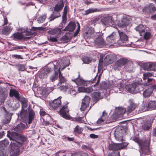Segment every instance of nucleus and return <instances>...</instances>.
I'll list each match as a JSON object with an SVG mask.
<instances>
[{
	"mask_svg": "<svg viewBox=\"0 0 156 156\" xmlns=\"http://www.w3.org/2000/svg\"><path fill=\"white\" fill-rule=\"evenodd\" d=\"M7 136L11 141L9 146L11 153L10 156H18L20 153L19 147L26 141V138L14 132L10 133Z\"/></svg>",
	"mask_w": 156,
	"mask_h": 156,
	"instance_id": "nucleus-1",
	"label": "nucleus"
},
{
	"mask_svg": "<svg viewBox=\"0 0 156 156\" xmlns=\"http://www.w3.org/2000/svg\"><path fill=\"white\" fill-rule=\"evenodd\" d=\"M22 104V110L20 114V116L23 122L28 121V124H30L34 119L35 113L33 110H29L28 116L27 113V111L25 110V108H26L27 107V102L23 103Z\"/></svg>",
	"mask_w": 156,
	"mask_h": 156,
	"instance_id": "nucleus-2",
	"label": "nucleus"
},
{
	"mask_svg": "<svg viewBox=\"0 0 156 156\" xmlns=\"http://www.w3.org/2000/svg\"><path fill=\"white\" fill-rule=\"evenodd\" d=\"M117 16L116 15H114L112 16L102 17H101L100 20L102 23L106 26H111L113 23L117 20Z\"/></svg>",
	"mask_w": 156,
	"mask_h": 156,
	"instance_id": "nucleus-3",
	"label": "nucleus"
},
{
	"mask_svg": "<svg viewBox=\"0 0 156 156\" xmlns=\"http://www.w3.org/2000/svg\"><path fill=\"white\" fill-rule=\"evenodd\" d=\"M140 86V85H137L136 83H133L126 85L125 88L129 93L135 94L139 91Z\"/></svg>",
	"mask_w": 156,
	"mask_h": 156,
	"instance_id": "nucleus-4",
	"label": "nucleus"
},
{
	"mask_svg": "<svg viewBox=\"0 0 156 156\" xmlns=\"http://www.w3.org/2000/svg\"><path fill=\"white\" fill-rule=\"evenodd\" d=\"M125 133V131L123 127L119 126L116 129L115 135L117 140L119 141H123L124 140L123 137Z\"/></svg>",
	"mask_w": 156,
	"mask_h": 156,
	"instance_id": "nucleus-5",
	"label": "nucleus"
},
{
	"mask_svg": "<svg viewBox=\"0 0 156 156\" xmlns=\"http://www.w3.org/2000/svg\"><path fill=\"white\" fill-rule=\"evenodd\" d=\"M61 97H59L58 98L50 101L49 103L50 107L54 110L60 109L61 105Z\"/></svg>",
	"mask_w": 156,
	"mask_h": 156,
	"instance_id": "nucleus-6",
	"label": "nucleus"
},
{
	"mask_svg": "<svg viewBox=\"0 0 156 156\" xmlns=\"http://www.w3.org/2000/svg\"><path fill=\"white\" fill-rule=\"evenodd\" d=\"M156 11L155 6L152 3H150L145 6L142 10L143 13L146 14L154 13Z\"/></svg>",
	"mask_w": 156,
	"mask_h": 156,
	"instance_id": "nucleus-7",
	"label": "nucleus"
},
{
	"mask_svg": "<svg viewBox=\"0 0 156 156\" xmlns=\"http://www.w3.org/2000/svg\"><path fill=\"white\" fill-rule=\"evenodd\" d=\"M59 73V82L58 84V86L61 87L63 89H66L69 88L68 85L66 83V80L64 77L62 76L60 70L58 71Z\"/></svg>",
	"mask_w": 156,
	"mask_h": 156,
	"instance_id": "nucleus-8",
	"label": "nucleus"
},
{
	"mask_svg": "<svg viewBox=\"0 0 156 156\" xmlns=\"http://www.w3.org/2000/svg\"><path fill=\"white\" fill-rule=\"evenodd\" d=\"M132 22L131 19L129 17H126L122 18L119 21L118 26L120 27H124L127 26Z\"/></svg>",
	"mask_w": 156,
	"mask_h": 156,
	"instance_id": "nucleus-9",
	"label": "nucleus"
},
{
	"mask_svg": "<svg viewBox=\"0 0 156 156\" xmlns=\"http://www.w3.org/2000/svg\"><path fill=\"white\" fill-rule=\"evenodd\" d=\"M52 71L51 68L45 67L41 69L39 73V76L41 79L46 78L48 76V74Z\"/></svg>",
	"mask_w": 156,
	"mask_h": 156,
	"instance_id": "nucleus-10",
	"label": "nucleus"
},
{
	"mask_svg": "<svg viewBox=\"0 0 156 156\" xmlns=\"http://www.w3.org/2000/svg\"><path fill=\"white\" fill-rule=\"evenodd\" d=\"M70 64V60L69 59L66 57L63 58L60 63L59 66L57 65L58 67V71L59 70H60V69H61V70H63L65 68L68 66Z\"/></svg>",
	"mask_w": 156,
	"mask_h": 156,
	"instance_id": "nucleus-11",
	"label": "nucleus"
},
{
	"mask_svg": "<svg viewBox=\"0 0 156 156\" xmlns=\"http://www.w3.org/2000/svg\"><path fill=\"white\" fill-rule=\"evenodd\" d=\"M116 56L114 55H107L105 58L104 63L106 65L108 64H111L113 62V61L116 59Z\"/></svg>",
	"mask_w": 156,
	"mask_h": 156,
	"instance_id": "nucleus-12",
	"label": "nucleus"
},
{
	"mask_svg": "<svg viewBox=\"0 0 156 156\" xmlns=\"http://www.w3.org/2000/svg\"><path fill=\"white\" fill-rule=\"evenodd\" d=\"M66 105L63 106L61 109H60V113L62 116L66 119L69 118V112Z\"/></svg>",
	"mask_w": 156,
	"mask_h": 156,
	"instance_id": "nucleus-13",
	"label": "nucleus"
},
{
	"mask_svg": "<svg viewBox=\"0 0 156 156\" xmlns=\"http://www.w3.org/2000/svg\"><path fill=\"white\" fill-rule=\"evenodd\" d=\"M54 67L55 72L53 74H52L49 77L50 81L51 82H54L57 80L58 78V67L56 65H53Z\"/></svg>",
	"mask_w": 156,
	"mask_h": 156,
	"instance_id": "nucleus-14",
	"label": "nucleus"
},
{
	"mask_svg": "<svg viewBox=\"0 0 156 156\" xmlns=\"http://www.w3.org/2000/svg\"><path fill=\"white\" fill-rule=\"evenodd\" d=\"M94 43L100 47H103L106 45L105 41L102 37V35H100L96 38Z\"/></svg>",
	"mask_w": 156,
	"mask_h": 156,
	"instance_id": "nucleus-15",
	"label": "nucleus"
},
{
	"mask_svg": "<svg viewBox=\"0 0 156 156\" xmlns=\"http://www.w3.org/2000/svg\"><path fill=\"white\" fill-rule=\"evenodd\" d=\"M127 59L125 58H122L118 60L115 63L114 69L115 70L118 67L124 66L127 62Z\"/></svg>",
	"mask_w": 156,
	"mask_h": 156,
	"instance_id": "nucleus-16",
	"label": "nucleus"
},
{
	"mask_svg": "<svg viewBox=\"0 0 156 156\" xmlns=\"http://www.w3.org/2000/svg\"><path fill=\"white\" fill-rule=\"evenodd\" d=\"M129 105L128 106L127 109V112L128 113L131 112L138 107V105L135 103L132 100L129 101Z\"/></svg>",
	"mask_w": 156,
	"mask_h": 156,
	"instance_id": "nucleus-17",
	"label": "nucleus"
},
{
	"mask_svg": "<svg viewBox=\"0 0 156 156\" xmlns=\"http://www.w3.org/2000/svg\"><path fill=\"white\" fill-rule=\"evenodd\" d=\"M108 118V114L105 111H104L102 113V116L97 121V123L99 125H101L105 121V123H106V121L109 120Z\"/></svg>",
	"mask_w": 156,
	"mask_h": 156,
	"instance_id": "nucleus-18",
	"label": "nucleus"
},
{
	"mask_svg": "<svg viewBox=\"0 0 156 156\" xmlns=\"http://www.w3.org/2000/svg\"><path fill=\"white\" fill-rule=\"evenodd\" d=\"M143 68L144 70H154L156 69V64L154 63H147L145 64Z\"/></svg>",
	"mask_w": 156,
	"mask_h": 156,
	"instance_id": "nucleus-19",
	"label": "nucleus"
},
{
	"mask_svg": "<svg viewBox=\"0 0 156 156\" xmlns=\"http://www.w3.org/2000/svg\"><path fill=\"white\" fill-rule=\"evenodd\" d=\"M3 111L5 112V118L3 119V122L5 124H8L10 122L11 118V115L9 113L6 109L4 107H3Z\"/></svg>",
	"mask_w": 156,
	"mask_h": 156,
	"instance_id": "nucleus-20",
	"label": "nucleus"
},
{
	"mask_svg": "<svg viewBox=\"0 0 156 156\" xmlns=\"http://www.w3.org/2000/svg\"><path fill=\"white\" fill-rule=\"evenodd\" d=\"M94 88L93 86L87 88L84 87L79 88L78 89L80 92H84L89 93L93 91H95V90H97L96 88Z\"/></svg>",
	"mask_w": 156,
	"mask_h": 156,
	"instance_id": "nucleus-21",
	"label": "nucleus"
},
{
	"mask_svg": "<svg viewBox=\"0 0 156 156\" xmlns=\"http://www.w3.org/2000/svg\"><path fill=\"white\" fill-rule=\"evenodd\" d=\"M121 147V145H118V144H115L111 143L109 144L108 146V149L110 150L113 151H117L120 150V148Z\"/></svg>",
	"mask_w": 156,
	"mask_h": 156,
	"instance_id": "nucleus-22",
	"label": "nucleus"
},
{
	"mask_svg": "<svg viewBox=\"0 0 156 156\" xmlns=\"http://www.w3.org/2000/svg\"><path fill=\"white\" fill-rule=\"evenodd\" d=\"M126 112L127 109L121 107L117 108L115 110V113L119 117H121Z\"/></svg>",
	"mask_w": 156,
	"mask_h": 156,
	"instance_id": "nucleus-23",
	"label": "nucleus"
},
{
	"mask_svg": "<svg viewBox=\"0 0 156 156\" xmlns=\"http://www.w3.org/2000/svg\"><path fill=\"white\" fill-rule=\"evenodd\" d=\"M118 31L120 37V41L123 43H126L128 41V37L123 32L120 30Z\"/></svg>",
	"mask_w": 156,
	"mask_h": 156,
	"instance_id": "nucleus-24",
	"label": "nucleus"
},
{
	"mask_svg": "<svg viewBox=\"0 0 156 156\" xmlns=\"http://www.w3.org/2000/svg\"><path fill=\"white\" fill-rule=\"evenodd\" d=\"M76 25L74 22H70L65 30L69 31H73L75 28Z\"/></svg>",
	"mask_w": 156,
	"mask_h": 156,
	"instance_id": "nucleus-25",
	"label": "nucleus"
},
{
	"mask_svg": "<svg viewBox=\"0 0 156 156\" xmlns=\"http://www.w3.org/2000/svg\"><path fill=\"white\" fill-rule=\"evenodd\" d=\"M153 91V88L150 87L147 89L143 93V95L144 97H149Z\"/></svg>",
	"mask_w": 156,
	"mask_h": 156,
	"instance_id": "nucleus-26",
	"label": "nucleus"
},
{
	"mask_svg": "<svg viewBox=\"0 0 156 156\" xmlns=\"http://www.w3.org/2000/svg\"><path fill=\"white\" fill-rule=\"evenodd\" d=\"M92 97L94 100L96 102L102 98V97L101 96V94L99 92L93 93Z\"/></svg>",
	"mask_w": 156,
	"mask_h": 156,
	"instance_id": "nucleus-27",
	"label": "nucleus"
},
{
	"mask_svg": "<svg viewBox=\"0 0 156 156\" xmlns=\"http://www.w3.org/2000/svg\"><path fill=\"white\" fill-rule=\"evenodd\" d=\"M9 95L11 97L14 96L17 99H18L20 96L18 92L16 90L12 89L10 90Z\"/></svg>",
	"mask_w": 156,
	"mask_h": 156,
	"instance_id": "nucleus-28",
	"label": "nucleus"
},
{
	"mask_svg": "<svg viewBox=\"0 0 156 156\" xmlns=\"http://www.w3.org/2000/svg\"><path fill=\"white\" fill-rule=\"evenodd\" d=\"M135 29L136 31L139 32L141 36H143V33H144V32H145L144 27L141 24L139 26L136 27Z\"/></svg>",
	"mask_w": 156,
	"mask_h": 156,
	"instance_id": "nucleus-29",
	"label": "nucleus"
},
{
	"mask_svg": "<svg viewBox=\"0 0 156 156\" xmlns=\"http://www.w3.org/2000/svg\"><path fill=\"white\" fill-rule=\"evenodd\" d=\"M64 5V4L62 2H61L60 3H58L55 6L54 11L56 12H59L61 11Z\"/></svg>",
	"mask_w": 156,
	"mask_h": 156,
	"instance_id": "nucleus-30",
	"label": "nucleus"
},
{
	"mask_svg": "<svg viewBox=\"0 0 156 156\" xmlns=\"http://www.w3.org/2000/svg\"><path fill=\"white\" fill-rule=\"evenodd\" d=\"M61 32V30L60 29L56 28L55 29L51 30L48 31V33L52 35L59 34Z\"/></svg>",
	"mask_w": 156,
	"mask_h": 156,
	"instance_id": "nucleus-31",
	"label": "nucleus"
},
{
	"mask_svg": "<svg viewBox=\"0 0 156 156\" xmlns=\"http://www.w3.org/2000/svg\"><path fill=\"white\" fill-rule=\"evenodd\" d=\"M148 107L149 110H153L156 109V101H151L148 104Z\"/></svg>",
	"mask_w": 156,
	"mask_h": 156,
	"instance_id": "nucleus-32",
	"label": "nucleus"
},
{
	"mask_svg": "<svg viewBox=\"0 0 156 156\" xmlns=\"http://www.w3.org/2000/svg\"><path fill=\"white\" fill-rule=\"evenodd\" d=\"M12 38L15 40H23V38L22 36L21 33H17L13 34L11 36Z\"/></svg>",
	"mask_w": 156,
	"mask_h": 156,
	"instance_id": "nucleus-33",
	"label": "nucleus"
},
{
	"mask_svg": "<svg viewBox=\"0 0 156 156\" xmlns=\"http://www.w3.org/2000/svg\"><path fill=\"white\" fill-rule=\"evenodd\" d=\"M25 125L22 123H20L14 128V130L18 132H20L24 129Z\"/></svg>",
	"mask_w": 156,
	"mask_h": 156,
	"instance_id": "nucleus-34",
	"label": "nucleus"
},
{
	"mask_svg": "<svg viewBox=\"0 0 156 156\" xmlns=\"http://www.w3.org/2000/svg\"><path fill=\"white\" fill-rule=\"evenodd\" d=\"M12 30L11 28L9 27L6 26L3 29L2 32L3 34L5 35H8L10 32Z\"/></svg>",
	"mask_w": 156,
	"mask_h": 156,
	"instance_id": "nucleus-35",
	"label": "nucleus"
},
{
	"mask_svg": "<svg viewBox=\"0 0 156 156\" xmlns=\"http://www.w3.org/2000/svg\"><path fill=\"white\" fill-rule=\"evenodd\" d=\"M118 117V116L115 113L109 118V120L106 121V123H109L115 121Z\"/></svg>",
	"mask_w": 156,
	"mask_h": 156,
	"instance_id": "nucleus-36",
	"label": "nucleus"
},
{
	"mask_svg": "<svg viewBox=\"0 0 156 156\" xmlns=\"http://www.w3.org/2000/svg\"><path fill=\"white\" fill-rule=\"evenodd\" d=\"M151 123L150 122H146L142 125V129L145 130H148L150 128Z\"/></svg>",
	"mask_w": 156,
	"mask_h": 156,
	"instance_id": "nucleus-37",
	"label": "nucleus"
},
{
	"mask_svg": "<svg viewBox=\"0 0 156 156\" xmlns=\"http://www.w3.org/2000/svg\"><path fill=\"white\" fill-rule=\"evenodd\" d=\"M23 39L24 40L27 39H29L30 37H27L26 36L30 35V33L27 30H24L21 33Z\"/></svg>",
	"mask_w": 156,
	"mask_h": 156,
	"instance_id": "nucleus-38",
	"label": "nucleus"
},
{
	"mask_svg": "<svg viewBox=\"0 0 156 156\" xmlns=\"http://www.w3.org/2000/svg\"><path fill=\"white\" fill-rule=\"evenodd\" d=\"M83 128L78 125H77L74 129V131L75 133L80 134L82 133Z\"/></svg>",
	"mask_w": 156,
	"mask_h": 156,
	"instance_id": "nucleus-39",
	"label": "nucleus"
},
{
	"mask_svg": "<svg viewBox=\"0 0 156 156\" xmlns=\"http://www.w3.org/2000/svg\"><path fill=\"white\" fill-rule=\"evenodd\" d=\"M99 11L97 9H90L85 11L83 15H87L90 13L97 12Z\"/></svg>",
	"mask_w": 156,
	"mask_h": 156,
	"instance_id": "nucleus-40",
	"label": "nucleus"
},
{
	"mask_svg": "<svg viewBox=\"0 0 156 156\" xmlns=\"http://www.w3.org/2000/svg\"><path fill=\"white\" fill-rule=\"evenodd\" d=\"M115 38L113 34L107 37L106 40L109 43H113L115 41Z\"/></svg>",
	"mask_w": 156,
	"mask_h": 156,
	"instance_id": "nucleus-41",
	"label": "nucleus"
},
{
	"mask_svg": "<svg viewBox=\"0 0 156 156\" xmlns=\"http://www.w3.org/2000/svg\"><path fill=\"white\" fill-rule=\"evenodd\" d=\"M46 18V16L45 15H43L37 19V21L39 23H41L44 22L45 19Z\"/></svg>",
	"mask_w": 156,
	"mask_h": 156,
	"instance_id": "nucleus-42",
	"label": "nucleus"
},
{
	"mask_svg": "<svg viewBox=\"0 0 156 156\" xmlns=\"http://www.w3.org/2000/svg\"><path fill=\"white\" fill-rule=\"evenodd\" d=\"M17 99L21 102L22 104L28 102L27 99L22 96H20Z\"/></svg>",
	"mask_w": 156,
	"mask_h": 156,
	"instance_id": "nucleus-43",
	"label": "nucleus"
},
{
	"mask_svg": "<svg viewBox=\"0 0 156 156\" xmlns=\"http://www.w3.org/2000/svg\"><path fill=\"white\" fill-rule=\"evenodd\" d=\"M90 101V98L88 96H85L82 102H83L86 104L89 105Z\"/></svg>",
	"mask_w": 156,
	"mask_h": 156,
	"instance_id": "nucleus-44",
	"label": "nucleus"
},
{
	"mask_svg": "<svg viewBox=\"0 0 156 156\" xmlns=\"http://www.w3.org/2000/svg\"><path fill=\"white\" fill-rule=\"evenodd\" d=\"M89 106V105L86 104L84 102H82L80 109L82 111H84L86 110V108Z\"/></svg>",
	"mask_w": 156,
	"mask_h": 156,
	"instance_id": "nucleus-45",
	"label": "nucleus"
},
{
	"mask_svg": "<svg viewBox=\"0 0 156 156\" xmlns=\"http://www.w3.org/2000/svg\"><path fill=\"white\" fill-rule=\"evenodd\" d=\"M89 30H88L87 32L86 33V34H91V37H93L92 34H93L94 33V28L91 27L89 28Z\"/></svg>",
	"mask_w": 156,
	"mask_h": 156,
	"instance_id": "nucleus-46",
	"label": "nucleus"
},
{
	"mask_svg": "<svg viewBox=\"0 0 156 156\" xmlns=\"http://www.w3.org/2000/svg\"><path fill=\"white\" fill-rule=\"evenodd\" d=\"M143 35H144V38L145 39L148 40L150 38V37L151 34L149 32H146L145 33H144V34L143 33Z\"/></svg>",
	"mask_w": 156,
	"mask_h": 156,
	"instance_id": "nucleus-47",
	"label": "nucleus"
},
{
	"mask_svg": "<svg viewBox=\"0 0 156 156\" xmlns=\"http://www.w3.org/2000/svg\"><path fill=\"white\" fill-rule=\"evenodd\" d=\"M152 74L151 73L147 72L146 73H144L143 74V79L145 80L147 79L149 77L151 76H152Z\"/></svg>",
	"mask_w": 156,
	"mask_h": 156,
	"instance_id": "nucleus-48",
	"label": "nucleus"
},
{
	"mask_svg": "<svg viewBox=\"0 0 156 156\" xmlns=\"http://www.w3.org/2000/svg\"><path fill=\"white\" fill-rule=\"evenodd\" d=\"M82 60L84 63H87L90 62L91 60L90 58L88 57H85L82 58Z\"/></svg>",
	"mask_w": 156,
	"mask_h": 156,
	"instance_id": "nucleus-49",
	"label": "nucleus"
},
{
	"mask_svg": "<svg viewBox=\"0 0 156 156\" xmlns=\"http://www.w3.org/2000/svg\"><path fill=\"white\" fill-rule=\"evenodd\" d=\"M68 40V37L66 36H63L60 39L61 41H62V43H63L67 42Z\"/></svg>",
	"mask_w": 156,
	"mask_h": 156,
	"instance_id": "nucleus-50",
	"label": "nucleus"
},
{
	"mask_svg": "<svg viewBox=\"0 0 156 156\" xmlns=\"http://www.w3.org/2000/svg\"><path fill=\"white\" fill-rule=\"evenodd\" d=\"M60 16V15L57 16H54L53 14H51L49 18V21H51L52 20H53L56 18H58Z\"/></svg>",
	"mask_w": 156,
	"mask_h": 156,
	"instance_id": "nucleus-51",
	"label": "nucleus"
},
{
	"mask_svg": "<svg viewBox=\"0 0 156 156\" xmlns=\"http://www.w3.org/2000/svg\"><path fill=\"white\" fill-rule=\"evenodd\" d=\"M118 145H121V147L120 148V150L122 149H123L124 148L126 147L128 145V143L126 142H124L122 144H118Z\"/></svg>",
	"mask_w": 156,
	"mask_h": 156,
	"instance_id": "nucleus-52",
	"label": "nucleus"
},
{
	"mask_svg": "<svg viewBox=\"0 0 156 156\" xmlns=\"http://www.w3.org/2000/svg\"><path fill=\"white\" fill-rule=\"evenodd\" d=\"M118 145H121V147L120 148V150L122 149H123L124 148L126 147L128 145V143L126 142H124L122 144H118Z\"/></svg>",
	"mask_w": 156,
	"mask_h": 156,
	"instance_id": "nucleus-53",
	"label": "nucleus"
},
{
	"mask_svg": "<svg viewBox=\"0 0 156 156\" xmlns=\"http://www.w3.org/2000/svg\"><path fill=\"white\" fill-rule=\"evenodd\" d=\"M1 143L3 144L5 146L7 145L9 143V141L6 139H5L4 140L1 141Z\"/></svg>",
	"mask_w": 156,
	"mask_h": 156,
	"instance_id": "nucleus-54",
	"label": "nucleus"
},
{
	"mask_svg": "<svg viewBox=\"0 0 156 156\" xmlns=\"http://www.w3.org/2000/svg\"><path fill=\"white\" fill-rule=\"evenodd\" d=\"M82 148L83 150H90L91 149L90 147L89 146H87L86 145H83L82 147Z\"/></svg>",
	"mask_w": 156,
	"mask_h": 156,
	"instance_id": "nucleus-55",
	"label": "nucleus"
},
{
	"mask_svg": "<svg viewBox=\"0 0 156 156\" xmlns=\"http://www.w3.org/2000/svg\"><path fill=\"white\" fill-rule=\"evenodd\" d=\"M67 13H63L62 15V21L63 23H65L66 20Z\"/></svg>",
	"mask_w": 156,
	"mask_h": 156,
	"instance_id": "nucleus-56",
	"label": "nucleus"
},
{
	"mask_svg": "<svg viewBox=\"0 0 156 156\" xmlns=\"http://www.w3.org/2000/svg\"><path fill=\"white\" fill-rule=\"evenodd\" d=\"M23 47L16 45L13 47V50L22 49H23Z\"/></svg>",
	"mask_w": 156,
	"mask_h": 156,
	"instance_id": "nucleus-57",
	"label": "nucleus"
},
{
	"mask_svg": "<svg viewBox=\"0 0 156 156\" xmlns=\"http://www.w3.org/2000/svg\"><path fill=\"white\" fill-rule=\"evenodd\" d=\"M48 40L51 41L52 42H56L57 41V39L53 37H50L49 38H48Z\"/></svg>",
	"mask_w": 156,
	"mask_h": 156,
	"instance_id": "nucleus-58",
	"label": "nucleus"
},
{
	"mask_svg": "<svg viewBox=\"0 0 156 156\" xmlns=\"http://www.w3.org/2000/svg\"><path fill=\"white\" fill-rule=\"evenodd\" d=\"M82 117H76L75 119V120L76 121L79 123H82L83 122L82 120Z\"/></svg>",
	"mask_w": 156,
	"mask_h": 156,
	"instance_id": "nucleus-59",
	"label": "nucleus"
},
{
	"mask_svg": "<svg viewBox=\"0 0 156 156\" xmlns=\"http://www.w3.org/2000/svg\"><path fill=\"white\" fill-rule=\"evenodd\" d=\"M70 93L72 95H73L75 94L76 92L74 89H72L70 90Z\"/></svg>",
	"mask_w": 156,
	"mask_h": 156,
	"instance_id": "nucleus-60",
	"label": "nucleus"
},
{
	"mask_svg": "<svg viewBox=\"0 0 156 156\" xmlns=\"http://www.w3.org/2000/svg\"><path fill=\"white\" fill-rule=\"evenodd\" d=\"M90 138L93 139H95L98 137V136L94 134H90Z\"/></svg>",
	"mask_w": 156,
	"mask_h": 156,
	"instance_id": "nucleus-61",
	"label": "nucleus"
},
{
	"mask_svg": "<svg viewBox=\"0 0 156 156\" xmlns=\"http://www.w3.org/2000/svg\"><path fill=\"white\" fill-rule=\"evenodd\" d=\"M71 156H81V154L80 152H76L72 154Z\"/></svg>",
	"mask_w": 156,
	"mask_h": 156,
	"instance_id": "nucleus-62",
	"label": "nucleus"
},
{
	"mask_svg": "<svg viewBox=\"0 0 156 156\" xmlns=\"http://www.w3.org/2000/svg\"><path fill=\"white\" fill-rule=\"evenodd\" d=\"M13 57H14L16 58H22L21 57V56L20 55H13Z\"/></svg>",
	"mask_w": 156,
	"mask_h": 156,
	"instance_id": "nucleus-63",
	"label": "nucleus"
},
{
	"mask_svg": "<svg viewBox=\"0 0 156 156\" xmlns=\"http://www.w3.org/2000/svg\"><path fill=\"white\" fill-rule=\"evenodd\" d=\"M151 19L153 20H156V14L152 16L151 17Z\"/></svg>",
	"mask_w": 156,
	"mask_h": 156,
	"instance_id": "nucleus-64",
	"label": "nucleus"
}]
</instances>
